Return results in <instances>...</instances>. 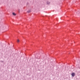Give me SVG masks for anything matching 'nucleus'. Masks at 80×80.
Returning <instances> with one entry per match:
<instances>
[{"instance_id":"nucleus-1","label":"nucleus","mask_w":80,"mask_h":80,"mask_svg":"<svg viewBox=\"0 0 80 80\" xmlns=\"http://www.w3.org/2000/svg\"><path fill=\"white\" fill-rule=\"evenodd\" d=\"M71 75H72V77H74V76H75V73H72L71 74Z\"/></svg>"},{"instance_id":"nucleus-2","label":"nucleus","mask_w":80,"mask_h":80,"mask_svg":"<svg viewBox=\"0 0 80 80\" xmlns=\"http://www.w3.org/2000/svg\"><path fill=\"white\" fill-rule=\"evenodd\" d=\"M12 15H14V16H15V15H16V14H15V13L13 12L12 13Z\"/></svg>"},{"instance_id":"nucleus-3","label":"nucleus","mask_w":80,"mask_h":80,"mask_svg":"<svg viewBox=\"0 0 80 80\" xmlns=\"http://www.w3.org/2000/svg\"><path fill=\"white\" fill-rule=\"evenodd\" d=\"M19 42H20V40H19V39H18L17 40V42H18V43Z\"/></svg>"},{"instance_id":"nucleus-4","label":"nucleus","mask_w":80,"mask_h":80,"mask_svg":"<svg viewBox=\"0 0 80 80\" xmlns=\"http://www.w3.org/2000/svg\"><path fill=\"white\" fill-rule=\"evenodd\" d=\"M28 12L29 13V12H30V11H28Z\"/></svg>"},{"instance_id":"nucleus-5","label":"nucleus","mask_w":80,"mask_h":80,"mask_svg":"<svg viewBox=\"0 0 80 80\" xmlns=\"http://www.w3.org/2000/svg\"><path fill=\"white\" fill-rule=\"evenodd\" d=\"M78 13H79V12H78Z\"/></svg>"}]
</instances>
